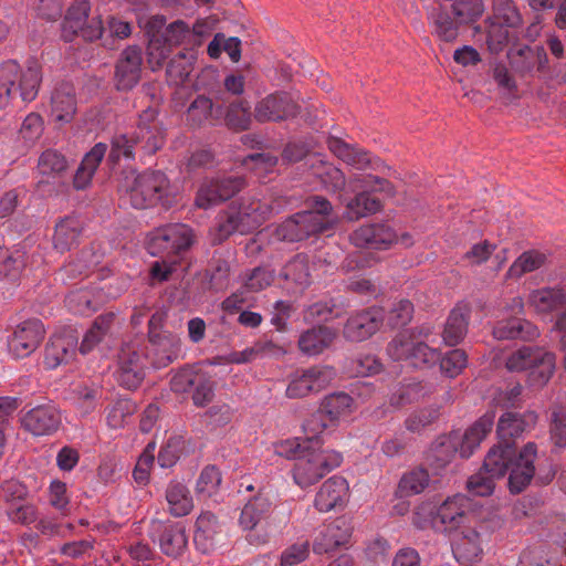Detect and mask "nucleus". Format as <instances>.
I'll return each instance as SVG.
<instances>
[{"mask_svg":"<svg viewBox=\"0 0 566 566\" xmlns=\"http://www.w3.org/2000/svg\"><path fill=\"white\" fill-rule=\"evenodd\" d=\"M336 376L335 369L329 366H312L297 370L291 377L286 388L289 398H303L313 392L323 390Z\"/></svg>","mask_w":566,"mask_h":566,"instance_id":"obj_16","label":"nucleus"},{"mask_svg":"<svg viewBox=\"0 0 566 566\" xmlns=\"http://www.w3.org/2000/svg\"><path fill=\"white\" fill-rule=\"evenodd\" d=\"M136 403L128 398H120L107 408L106 423L111 429L123 428L126 419L136 412Z\"/></svg>","mask_w":566,"mask_h":566,"instance_id":"obj_54","label":"nucleus"},{"mask_svg":"<svg viewBox=\"0 0 566 566\" xmlns=\"http://www.w3.org/2000/svg\"><path fill=\"white\" fill-rule=\"evenodd\" d=\"M353 526L350 521L340 516L324 525L313 541L315 554H328L334 549L345 546L352 536Z\"/></svg>","mask_w":566,"mask_h":566,"instance_id":"obj_21","label":"nucleus"},{"mask_svg":"<svg viewBox=\"0 0 566 566\" xmlns=\"http://www.w3.org/2000/svg\"><path fill=\"white\" fill-rule=\"evenodd\" d=\"M165 132L158 120L157 111L147 108L139 115L137 128L130 133L115 134L111 142L108 160L117 164L120 159L133 160L137 146L147 154L153 155L164 145Z\"/></svg>","mask_w":566,"mask_h":566,"instance_id":"obj_5","label":"nucleus"},{"mask_svg":"<svg viewBox=\"0 0 566 566\" xmlns=\"http://www.w3.org/2000/svg\"><path fill=\"white\" fill-rule=\"evenodd\" d=\"M494 19L499 24L507 28H517L522 24V17L512 0H494Z\"/></svg>","mask_w":566,"mask_h":566,"instance_id":"obj_57","label":"nucleus"},{"mask_svg":"<svg viewBox=\"0 0 566 566\" xmlns=\"http://www.w3.org/2000/svg\"><path fill=\"white\" fill-rule=\"evenodd\" d=\"M21 427L34 437L54 434L61 423L60 410L52 403L38 405L21 416Z\"/></svg>","mask_w":566,"mask_h":566,"instance_id":"obj_20","label":"nucleus"},{"mask_svg":"<svg viewBox=\"0 0 566 566\" xmlns=\"http://www.w3.org/2000/svg\"><path fill=\"white\" fill-rule=\"evenodd\" d=\"M245 180L241 176H228L206 181L196 197L199 208L208 209L211 206L229 200L245 187Z\"/></svg>","mask_w":566,"mask_h":566,"instance_id":"obj_19","label":"nucleus"},{"mask_svg":"<svg viewBox=\"0 0 566 566\" xmlns=\"http://www.w3.org/2000/svg\"><path fill=\"white\" fill-rule=\"evenodd\" d=\"M471 308L468 304H458L449 314L442 332V339L448 346H455L468 333Z\"/></svg>","mask_w":566,"mask_h":566,"instance_id":"obj_31","label":"nucleus"},{"mask_svg":"<svg viewBox=\"0 0 566 566\" xmlns=\"http://www.w3.org/2000/svg\"><path fill=\"white\" fill-rule=\"evenodd\" d=\"M279 276L294 290H304L311 283L308 258L305 254L295 255L282 268Z\"/></svg>","mask_w":566,"mask_h":566,"instance_id":"obj_42","label":"nucleus"},{"mask_svg":"<svg viewBox=\"0 0 566 566\" xmlns=\"http://www.w3.org/2000/svg\"><path fill=\"white\" fill-rule=\"evenodd\" d=\"M193 232L190 227L182 223L166 224L155 229L148 238L147 248L151 255L161 256L150 266L153 282L168 281L175 270L177 260L193 243Z\"/></svg>","mask_w":566,"mask_h":566,"instance_id":"obj_3","label":"nucleus"},{"mask_svg":"<svg viewBox=\"0 0 566 566\" xmlns=\"http://www.w3.org/2000/svg\"><path fill=\"white\" fill-rule=\"evenodd\" d=\"M164 315L156 312L148 322V339L156 357L153 359L155 368H163L172 363L180 350V339L168 332H163Z\"/></svg>","mask_w":566,"mask_h":566,"instance_id":"obj_15","label":"nucleus"},{"mask_svg":"<svg viewBox=\"0 0 566 566\" xmlns=\"http://www.w3.org/2000/svg\"><path fill=\"white\" fill-rule=\"evenodd\" d=\"M335 220L332 203L324 197L313 196L306 200V210L294 213L276 227L274 237L283 242H300L331 230Z\"/></svg>","mask_w":566,"mask_h":566,"instance_id":"obj_6","label":"nucleus"},{"mask_svg":"<svg viewBox=\"0 0 566 566\" xmlns=\"http://www.w3.org/2000/svg\"><path fill=\"white\" fill-rule=\"evenodd\" d=\"M118 192L122 205L135 209H148L157 205L169 208L175 201V190L161 171H129L122 179Z\"/></svg>","mask_w":566,"mask_h":566,"instance_id":"obj_4","label":"nucleus"},{"mask_svg":"<svg viewBox=\"0 0 566 566\" xmlns=\"http://www.w3.org/2000/svg\"><path fill=\"white\" fill-rule=\"evenodd\" d=\"M528 302L537 313L551 315L553 318L565 308L566 294L558 289H541L530 294Z\"/></svg>","mask_w":566,"mask_h":566,"instance_id":"obj_35","label":"nucleus"},{"mask_svg":"<svg viewBox=\"0 0 566 566\" xmlns=\"http://www.w3.org/2000/svg\"><path fill=\"white\" fill-rule=\"evenodd\" d=\"M384 321L382 310L370 307L349 316L343 334L350 342H363L373 336Z\"/></svg>","mask_w":566,"mask_h":566,"instance_id":"obj_24","label":"nucleus"},{"mask_svg":"<svg viewBox=\"0 0 566 566\" xmlns=\"http://www.w3.org/2000/svg\"><path fill=\"white\" fill-rule=\"evenodd\" d=\"M470 507L469 499L462 494L448 497L436 509L432 526L437 530L452 533L467 523L469 516L478 515Z\"/></svg>","mask_w":566,"mask_h":566,"instance_id":"obj_18","label":"nucleus"},{"mask_svg":"<svg viewBox=\"0 0 566 566\" xmlns=\"http://www.w3.org/2000/svg\"><path fill=\"white\" fill-rule=\"evenodd\" d=\"M536 420L537 416L533 411L524 413L507 411L500 417L497 422L499 444L492 449H497L499 451L511 450L510 462L512 463V470L509 476V488L515 494L521 493L535 476L534 460L536 458V444L528 442L516 455L514 439L533 428Z\"/></svg>","mask_w":566,"mask_h":566,"instance_id":"obj_1","label":"nucleus"},{"mask_svg":"<svg viewBox=\"0 0 566 566\" xmlns=\"http://www.w3.org/2000/svg\"><path fill=\"white\" fill-rule=\"evenodd\" d=\"M433 392L432 386L422 381H409L398 385L389 397L390 406L401 408L419 401Z\"/></svg>","mask_w":566,"mask_h":566,"instance_id":"obj_41","label":"nucleus"},{"mask_svg":"<svg viewBox=\"0 0 566 566\" xmlns=\"http://www.w3.org/2000/svg\"><path fill=\"white\" fill-rule=\"evenodd\" d=\"M197 61V53L193 50H186L175 55L167 65V78L172 85L185 84L193 71Z\"/></svg>","mask_w":566,"mask_h":566,"instance_id":"obj_44","label":"nucleus"},{"mask_svg":"<svg viewBox=\"0 0 566 566\" xmlns=\"http://www.w3.org/2000/svg\"><path fill=\"white\" fill-rule=\"evenodd\" d=\"M220 483V471L213 465H208L201 471L197 480L196 491L199 495L209 497L217 492Z\"/></svg>","mask_w":566,"mask_h":566,"instance_id":"obj_62","label":"nucleus"},{"mask_svg":"<svg viewBox=\"0 0 566 566\" xmlns=\"http://www.w3.org/2000/svg\"><path fill=\"white\" fill-rule=\"evenodd\" d=\"M247 224L248 223H244L241 219L240 212L237 211L234 203L230 205L216 217L214 224L209 232L211 243L214 245L221 244L235 233H250L251 231Z\"/></svg>","mask_w":566,"mask_h":566,"instance_id":"obj_27","label":"nucleus"},{"mask_svg":"<svg viewBox=\"0 0 566 566\" xmlns=\"http://www.w3.org/2000/svg\"><path fill=\"white\" fill-rule=\"evenodd\" d=\"M223 535V525L213 513L203 512L198 516L193 543L200 552L209 553L214 549L221 543Z\"/></svg>","mask_w":566,"mask_h":566,"instance_id":"obj_26","label":"nucleus"},{"mask_svg":"<svg viewBox=\"0 0 566 566\" xmlns=\"http://www.w3.org/2000/svg\"><path fill=\"white\" fill-rule=\"evenodd\" d=\"M428 483V472L423 469H419L405 474L399 482V489L400 492L406 495L418 494L426 489Z\"/></svg>","mask_w":566,"mask_h":566,"instance_id":"obj_63","label":"nucleus"},{"mask_svg":"<svg viewBox=\"0 0 566 566\" xmlns=\"http://www.w3.org/2000/svg\"><path fill=\"white\" fill-rule=\"evenodd\" d=\"M76 338L71 335H54L44 349V365L54 369L67 363L75 353Z\"/></svg>","mask_w":566,"mask_h":566,"instance_id":"obj_33","label":"nucleus"},{"mask_svg":"<svg viewBox=\"0 0 566 566\" xmlns=\"http://www.w3.org/2000/svg\"><path fill=\"white\" fill-rule=\"evenodd\" d=\"M158 544L161 552L169 557L180 556L187 547L188 537L180 524H158Z\"/></svg>","mask_w":566,"mask_h":566,"instance_id":"obj_34","label":"nucleus"},{"mask_svg":"<svg viewBox=\"0 0 566 566\" xmlns=\"http://www.w3.org/2000/svg\"><path fill=\"white\" fill-rule=\"evenodd\" d=\"M273 505V500L270 492L261 489L253 495L242 507L239 517V525L243 531H249L247 536L249 543L253 545H261L268 542L269 534H258L256 527L270 513Z\"/></svg>","mask_w":566,"mask_h":566,"instance_id":"obj_14","label":"nucleus"},{"mask_svg":"<svg viewBox=\"0 0 566 566\" xmlns=\"http://www.w3.org/2000/svg\"><path fill=\"white\" fill-rule=\"evenodd\" d=\"M82 231V223L76 218H65L55 226L53 247L63 253L69 251L77 241Z\"/></svg>","mask_w":566,"mask_h":566,"instance_id":"obj_46","label":"nucleus"},{"mask_svg":"<svg viewBox=\"0 0 566 566\" xmlns=\"http://www.w3.org/2000/svg\"><path fill=\"white\" fill-rule=\"evenodd\" d=\"M440 361V369L449 378L459 376L468 364V356L462 349H452L448 352Z\"/></svg>","mask_w":566,"mask_h":566,"instance_id":"obj_59","label":"nucleus"},{"mask_svg":"<svg viewBox=\"0 0 566 566\" xmlns=\"http://www.w3.org/2000/svg\"><path fill=\"white\" fill-rule=\"evenodd\" d=\"M538 335L537 327L531 322L520 317L499 321L493 327L496 339H532Z\"/></svg>","mask_w":566,"mask_h":566,"instance_id":"obj_37","label":"nucleus"},{"mask_svg":"<svg viewBox=\"0 0 566 566\" xmlns=\"http://www.w3.org/2000/svg\"><path fill=\"white\" fill-rule=\"evenodd\" d=\"M279 455L294 458L293 480L302 489L308 488L342 463V454L334 450L302 444L300 439L286 440L275 448Z\"/></svg>","mask_w":566,"mask_h":566,"instance_id":"obj_2","label":"nucleus"},{"mask_svg":"<svg viewBox=\"0 0 566 566\" xmlns=\"http://www.w3.org/2000/svg\"><path fill=\"white\" fill-rule=\"evenodd\" d=\"M67 167L65 157L56 150L48 149L39 158L38 169L42 176L59 175Z\"/></svg>","mask_w":566,"mask_h":566,"instance_id":"obj_60","label":"nucleus"},{"mask_svg":"<svg viewBox=\"0 0 566 566\" xmlns=\"http://www.w3.org/2000/svg\"><path fill=\"white\" fill-rule=\"evenodd\" d=\"M493 532V521L479 515L469 516L467 523L452 532L451 546L460 563L476 560L483 553V545Z\"/></svg>","mask_w":566,"mask_h":566,"instance_id":"obj_9","label":"nucleus"},{"mask_svg":"<svg viewBox=\"0 0 566 566\" xmlns=\"http://www.w3.org/2000/svg\"><path fill=\"white\" fill-rule=\"evenodd\" d=\"M143 55L139 46L125 49L116 63V87L122 91L132 90L140 80Z\"/></svg>","mask_w":566,"mask_h":566,"instance_id":"obj_25","label":"nucleus"},{"mask_svg":"<svg viewBox=\"0 0 566 566\" xmlns=\"http://www.w3.org/2000/svg\"><path fill=\"white\" fill-rule=\"evenodd\" d=\"M387 354L392 360L408 361L417 368L434 365L440 352L426 342L415 340L408 334H397L387 345Z\"/></svg>","mask_w":566,"mask_h":566,"instance_id":"obj_13","label":"nucleus"},{"mask_svg":"<svg viewBox=\"0 0 566 566\" xmlns=\"http://www.w3.org/2000/svg\"><path fill=\"white\" fill-rule=\"evenodd\" d=\"M76 112L75 90L70 83L56 86L51 95V117L60 124L70 123Z\"/></svg>","mask_w":566,"mask_h":566,"instance_id":"obj_30","label":"nucleus"},{"mask_svg":"<svg viewBox=\"0 0 566 566\" xmlns=\"http://www.w3.org/2000/svg\"><path fill=\"white\" fill-rule=\"evenodd\" d=\"M335 426L336 424L332 423L326 415L321 409H318L316 412L312 413L303 423L305 440L301 443L318 448L321 444V434Z\"/></svg>","mask_w":566,"mask_h":566,"instance_id":"obj_50","label":"nucleus"},{"mask_svg":"<svg viewBox=\"0 0 566 566\" xmlns=\"http://www.w3.org/2000/svg\"><path fill=\"white\" fill-rule=\"evenodd\" d=\"M459 443L460 436L458 433L439 437L428 452L429 464L437 470L446 468L459 452Z\"/></svg>","mask_w":566,"mask_h":566,"instance_id":"obj_36","label":"nucleus"},{"mask_svg":"<svg viewBox=\"0 0 566 566\" xmlns=\"http://www.w3.org/2000/svg\"><path fill=\"white\" fill-rule=\"evenodd\" d=\"M380 209V200L376 197H371L367 190L361 189L360 192L347 202L345 217L350 221H356L360 218L374 214Z\"/></svg>","mask_w":566,"mask_h":566,"instance_id":"obj_47","label":"nucleus"},{"mask_svg":"<svg viewBox=\"0 0 566 566\" xmlns=\"http://www.w3.org/2000/svg\"><path fill=\"white\" fill-rule=\"evenodd\" d=\"M440 417L438 407H427L412 412L405 421L407 430L411 432H420L428 426L432 424Z\"/></svg>","mask_w":566,"mask_h":566,"instance_id":"obj_61","label":"nucleus"},{"mask_svg":"<svg viewBox=\"0 0 566 566\" xmlns=\"http://www.w3.org/2000/svg\"><path fill=\"white\" fill-rule=\"evenodd\" d=\"M91 7L88 0H75L67 9L62 23V38L66 42L81 36L85 41H95L104 32L99 17L88 18Z\"/></svg>","mask_w":566,"mask_h":566,"instance_id":"obj_11","label":"nucleus"},{"mask_svg":"<svg viewBox=\"0 0 566 566\" xmlns=\"http://www.w3.org/2000/svg\"><path fill=\"white\" fill-rule=\"evenodd\" d=\"M432 21L434 25V33L444 42H452L459 35V27L454 15L446 10H439L433 13Z\"/></svg>","mask_w":566,"mask_h":566,"instance_id":"obj_53","label":"nucleus"},{"mask_svg":"<svg viewBox=\"0 0 566 566\" xmlns=\"http://www.w3.org/2000/svg\"><path fill=\"white\" fill-rule=\"evenodd\" d=\"M482 0H455L452 4V15L458 23L469 24L476 21L483 13Z\"/></svg>","mask_w":566,"mask_h":566,"instance_id":"obj_55","label":"nucleus"},{"mask_svg":"<svg viewBox=\"0 0 566 566\" xmlns=\"http://www.w3.org/2000/svg\"><path fill=\"white\" fill-rule=\"evenodd\" d=\"M313 176L317 177L323 186L331 191H340L346 185V179L340 169L325 163L318 155H312L307 159Z\"/></svg>","mask_w":566,"mask_h":566,"instance_id":"obj_38","label":"nucleus"},{"mask_svg":"<svg viewBox=\"0 0 566 566\" xmlns=\"http://www.w3.org/2000/svg\"><path fill=\"white\" fill-rule=\"evenodd\" d=\"M352 242L359 248L387 249L394 242H400L403 247L412 244L411 235L407 232L400 237L386 223L361 226L350 235Z\"/></svg>","mask_w":566,"mask_h":566,"instance_id":"obj_17","label":"nucleus"},{"mask_svg":"<svg viewBox=\"0 0 566 566\" xmlns=\"http://www.w3.org/2000/svg\"><path fill=\"white\" fill-rule=\"evenodd\" d=\"M107 151V145L104 143H97L83 158L80 167L74 175V187L77 190L85 189L95 174L97 167L103 160Z\"/></svg>","mask_w":566,"mask_h":566,"instance_id":"obj_40","label":"nucleus"},{"mask_svg":"<svg viewBox=\"0 0 566 566\" xmlns=\"http://www.w3.org/2000/svg\"><path fill=\"white\" fill-rule=\"evenodd\" d=\"M353 398L345 392H334L324 398L319 409L326 415L332 423L337 424L339 418L350 412Z\"/></svg>","mask_w":566,"mask_h":566,"instance_id":"obj_51","label":"nucleus"},{"mask_svg":"<svg viewBox=\"0 0 566 566\" xmlns=\"http://www.w3.org/2000/svg\"><path fill=\"white\" fill-rule=\"evenodd\" d=\"M156 357V350H149L140 340L126 343L118 354L116 378L122 387L134 390L145 377V361Z\"/></svg>","mask_w":566,"mask_h":566,"instance_id":"obj_10","label":"nucleus"},{"mask_svg":"<svg viewBox=\"0 0 566 566\" xmlns=\"http://www.w3.org/2000/svg\"><path fill=\"white\" fill-rule=\"evenodd\" d=\"M347 481L338 475H334L326 480L318 490L314 505L323 513L329 512L342 506L348 493Z\"/></svg>","mask_w":566,"mask_h":566,"instance_id":"obj_29","label":"nucleus"},{"mask_svg":"<svg viewBox=\"0 0 566 566\" xmlns=\"http://www.w3.org/2000/svg\"><path fill=\"white\" fill-rule=\"evenodd\" d=\"M114 318L115 315L113 313L103 314L95 318L80 345V352L82 354L85 355L90 353L99 342H102L109 332Z\"/></svg>","mask_w":566,"mask_h":566,"instance_id":"obj_49","label":"nucleus"},{"mask_svg":"<svg viewBox=\"0 0 566 566\" xmlns=\"http://www.w3.org/2000/svg\"><path fill=\"white\" fill-rule=\"evenodd\" d=\"M226 123L235 130L248 129L251 123L250 105L245 101L232 103L226 114Z\"/></svg>","mask_w":566,"mask_h":566,"instance_id":"obj_58","label":"nucleus"},{"mask_svg":"<svg viewBox=\"0 0 566 566\" xmlns=\"http://www.w3.org/2000/svg\"><path fill=\"white\" fill-rule=\"evenodd\" d=\"M510 452V449L503 451L491 449L488 452L482 469L468 480L467 486L471 494L489 496L493 493L494 481L512 470Z\"/></svg>","mask_w":566,"mask_h":566,"instance_id":"obj_12","label":"nucleus"},{"mask_svg":"<svg viewBox=\"0 0 566 566\" xmlns=\"http://www.w3.org/2000/svg\"><path fill=\"white\" fill-rule=\"evenodd\" d=\"M169 48L191 43L192 33L189 25L182 20L169 23L158 36Z\"/></svg>","mask_w":566,"mask_h":566,"instance_id":"obj_56","label":"nucleus"},{"mask_svg":"<svg viewBox=\"0 0 566 566\" xmlns=\"http://www.w3.org/2000/svg\"><path fill=\"white\" fill-rule=\"evenodd\" d=\"M297 104L286 93L270 94L256 103L254 117L258 122H280L296 116Z\"/></svg>","mask_w":566,"mask_h":566,"instance_id":"obj_23","label":"nucleus"},{"mask_svg":"<svg viewBox=\"0 0 566 566\" xmlns=\"http://www.w3.org/2000/svg\"><path fill=\"white\" fill-rule=\"evenodd\" d=\"M495 413L489 411L478 419L460 437L459 453L462 458H469L481 441L491 432L494 424Z\"/></svg>","mask_w":566,"mask_h":566,"instance_id":"obj_32","label":"nucleus"},{"mask_svg":"<svg viewBox=\"0 0 566 566\" xmlns=\"http://www.w3.org/2000/svg\"><path fill=\"white\" fill-rule=\"evenodd\" d=\"M166 500L171 515L181 517L193 509V500L188 488L176 480L169 482L166 489Z\"/></svg>","mask_w":566,"mask_h":566,"instance_id":"obj_43","label":"nucleus"},{"mask_svg":"<svg viewBox=\"0 0 566 566\" xmlns=\"http://www.w3.org/2000/svg\"><path fill=\"white\" fill-rule=\"evenodd\" d=\"M221 109L214 107L212 101L205 96H197L187 109V120L192 126H201L209 123L211 119L219 117Z\"/></svg>","mask_w":566,"mask_h":566,"instance_id":"obj_48","label":"nucleus"},{"mask_svg":"<svg viewBox=\"0 0 566 566\" xmlns=\"http://www.w3.org/2000/svg\"><path fill=\"white\" fill-rule=\"evenodd\" d=\"M546 261L545 254L531 250L522 253L507 271V276L518 279L523 274L539 269Z\"/></svg>","mask_w":566,"mask_h":566,"instance_id":"obj_52","label":"nucleus"},{"mask_svg":"<svg viewBox=\"0 0 566 566\" xmlns=\"http://www.w3.org/2000/svg\"><path fill=\"white\" fill-rule=\"evenodd\" d=\"M551 439L556 447H566V408L557 407L552 413Z\"/></svg>","mask_w":566,"mask_h":566,"instance_id":"obj_64","label":"nucleus"},{"mask_svg":"<svg viewBox=\"0 0 566 566\" xmlns=\"http://www.w3.org/2000/svg\"><path fill=\"white\" fill-rule=\"evenodd\" d=\"M336 336L337 333L332 327L314 326L300 334L297 346L304 355L317 356L332 346Z\"/></svg>","mask_w":566,"mask_h":566,"instance_id":"obj_28","label":"nucleus"},{"mask_svg":"<svg viewBox=\"0 0 566 566\" xmlns=\"http://www.w3.org/2000/svg\"><path fill=\"white\" fill-rule=\"evenodd\" d=\"M556 366V357L538 346H522L512 352L505 361V367L512 373L527 371L531 386L543 387L552 378Z\"/></svg>","mask_w":566,"mask_h":566,"instance_id":"obj_8","label":"nucleus"},{"mask_svg":"<svg viewBox=\"0 0 566 566\" xmlns=\"http://www.w3.org/2000/svg\"><path fill=\"white\" fill-rule=\"evenodd\" d=\"M329 150L347 165L364 170L373 165L371 157L360 148H355L337 137L328 139Z\"/></svg>","mask_w":566,"mask_h":566,"instance_id":"obj_39","label":"nucleus"},{"mask_svg":"<svg viewBox=\"0 0 566 566\" xmlns=\"http://www.w3.org/2000/svg\"><path fill=\"white\" fill-rule=\"evenodd\" d=\"M42 82L40 64L28 61L27 67L21 69L14 61H7L0 65V109L9 105L15 94L24 103L34 101L39 94Z\"/></svg>","mask_w":566,"mask_h":566,"instance_id":"obj_7","label":"nucleus"},{"mask_svg":"<svg viewBox=\"0 0 566 566\" xmlns=\"http://www.w3.org/2000/svg\"><path fill=\"white\" fill-rule=\"evenodd\" d=\"M44 326L40 319L19 324L8 342L9 350L17 358L28 357L44 338Z\"/></svg>","mask_w":566,"mask_h":566,"instance_id":"obj_22","label":"nucleus"},{"mask_svg":"<svg viewBox=\"0 0 566 566\" xmlns=\"http://www.w3.org/2000/svg\"><path fill=\"white\" fill-rule=\"evenodd\" d=\"M235 209L240 212L241 219L248 223L249 230L252 232L268 218L273 208L268 203H262L254 197H244Z\"/></svg>","mask_w":566,"mask_h":566,"instance_id":"obj_45","label":"nucleus"}]
</instances>
